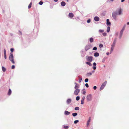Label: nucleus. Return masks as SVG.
Listing matches in <instances>:
<instances>
[{"mask_svg":"<svg viewBox=\"0 0 129 129\" xmlns=\"http://www.w3.org/2000/svg\"><path fill=\"white\" fill-rule=\"evenodd\" d=\"M9 59V60L11 61L12 63L13 64L15 63L13 55V53L12 52H10V53Z\"/></svg>","mask_w":129,"mask_h":129,"instance_id":"f257e3e1","label":"nucleus"},{"mask_svg":"<svg viewBox=\"0 0 129 129\" xmlns=\"http://www.w3.org/2000/svg\"><path fill=\"white\" fill-rule=\"evenodd\" d=\"M87 102H89L92 101V95L91 94L87 95L86 97Z\"/></svg>","mask_w":129,"mask_h":129,"instance_id":"f03ea898","label":"nucleus"},{"mask_svg":"<svg viewBox=\"0 0 129 129\" xmlns=\"http://www.w3.org/2000/svg\"><path fill=\"white\" fill-rule=\"evenodd\" d=\"M107 83V81H105L103 83L101 86L100 87V90H101L102 89H103L104 87H105V86L106 85V84Z\"/></svg>","mask_w":129,"mask_h":129,"instance_id":"7ed1b4c3","label":"nucleus"},{"mask_svg":"<svg viewBox=\"0 0 129 129\" xmlns=\"http://www.w3.org/2000/svg\"><path fill=\"white\" fill-rule=\"evenodd\" d=\"M93 57L92 56H87L86 57V59H87V60L89 62H91L92 59Z\"/></svg>","mask_w":129,"mask_h":129,"instance_id":"20e7f679","label":"nucleus"},{"mask_svg":"<svg viewBox=\"0 0 129 129\" xmlns=\"http://www.w3.org/2000/svg\"><path fill=\"white\" fill-rule=\"evenodd\" d=\"M114 12L115 13H116L117 15H120L122 13V12L120 9H119L118 10H116Z\"/></svg>","mask_w":129,"mask_h":129,"instance_id":"39448f33","label":"nucleus"},{"mask_svg":"<svg viewBox=\"0 0 129 129\" xmlns=\"http://www.w3.org/2000/svg\"><path fill=\"white\" fill-rule=\"evenodd\" d=\"M80 91V90L79 89H75V90L74 91V93L76 95H78V93Z\"/></svg>","mask_w":129,"mask_h":129,"instance_id":"423d86ee","label":"nucleus"},{"mask_svg":"<svg viewBox=\"0 0 129 129\" xmlns=\"http://www.w3.org/2000/svg\"><path fill=\"white\" fill-rule=\"evenodd\" d=\"M116 14L114 12H113L112 14V16L114 19L115 20H116Z\"/></svg>","mask_w":129,"mask_h":129,"instance_id":"0eeeda50","label":"nucleus"},{"mask_svg":"<svg viewBox=\"0 0 129 129\" xmlns=\"http://www.w3.org/2000/svg\"><path fill=\"white\" fill-rule=\"evenodd\" d=\"M9 89L7 93V95H11L12 93V91L11 89L10 88L9 86Z\"/></svg>","mask_w":129,"mask_h":129,"instance_id":"6e6552de","label":"nucleus"},{"mask_svg":"<svg viewBox=\"0 0 129 129\" xmlns=\"http://www.w3.org/2000/svg\"><path fill=\"white\" fill-rule=\"evenodd\" d=\"M90 48V46L88 45H86L85 47V50L86 51H87Z\"/></svg>","mask_w":129,"mask_h":129,"instance_id":"1a4fd4ad","label":"nucleus"},{"mask_svg":"<svg viewBox=\"0 0 129 129\" xmlns=\"http://www.w3.org/2000/svg\"><path fill=\"white\" fill-rule=\"evenodd\" d=\"M71 101H72V100L71 99H70V98L68 99H67V101H66L67 103V104H69L71 102Z\"/></svg>","mask_w":129,"mask_h":129,"instance_id":"9d476101","label":"nucleus"},{"mask_svg":"<svg viewBox=\"0 0 129 129\" xmlns=\"http://www.w3.org/2000/svg\"><path fill=\"white\" fill-rule=\"evenodd\" d=\"M70 113V112L66 110L64 112V114L66 115H69Z\"/></svg>","mask_w":129,"mask_h":129,"instance_id":"9b49d317","label":"nucleus"},{"mask_svg":"<svg viewBox=\"0 0 129 129\" xmlns=\"http://www.w3.org/2000/svg\"><path fill=\"white\" fill-rule=\"evenodd\" d=\"M116 40H117V39L116 38H115L114 39L113 42V44H112V46H113V47L115 46L116 42Z\"/></svg>","mask_w":129,"mask_h":129,"instance_id":"f8f14e48","label":"nucleus"},{"mask_svg":"<svg viewBox=\"0 0 129 129\" xmlns=\"http://www.w3.org/2000/svg\"><path fill=\"white\" fill-rule=\"evenodd\" d=\"M90 120H91V117H89L87 121V124H86V125H87V126H88L89 125V123L90 121Z\"/></svg>","mask_w":129,"mask_h":129,"instance_id":"ddd939ff","label":"nucleus"},{"mask_svg":"<svg viewBox=\"0 0 129 129\" xmlns=\"http://www.w3.org/2000/svg\"><path fill=\"white\" fill-rule=\"evenodd\" d=\"M94 20L96 21H98L100 19L98 16H95L94 18Z\"/></svg>","mask_w":129,"mask_h":129,"instance_id":"4468645a","label":"nucleus"},{"mask_svg":"<svg viewBox=\"0 0 129 129\" xmlns=\"http://www.w3.org/2000/svg\"><path fill=\"white\" fill-rule=\"evenodd\" d=\"M4 58L5 59H7L6 51L5 49H4Z\"/></svg>","mask_w":129,"mask_h":129,"instance_id":"2eb2a0df","label":"nucleus"},{"mask_svg":"<svg viewBox=\"0 0 129 129\" xmlns=\"http://www.w3.org/2000/svg\"><path fill=\"white\" fill-rule=\"evenodd\" d=\"M69 16L70 18H72L74 16L73 14L72 13H70L69 14Z\"/></svg>","mask_w":129,"mask_h":129,"instance_id":"dca6fc26","label":"nucleus"},{"mask_svg":"<svg viewBox=\"0 0 129 129\" xmlns=\"http://www.w3.org/2000/svg\"><path fill=\"white\" fill-rule=\"evenodd\" d=\"M93 69L94 70H95L96 68V67H95V66L96 65V63L94 62L93 63Z\"/></svg>","mask_w":129,"mask_h":129,"instance_id":"f3484780","label":"nucleus"},{"mask_svg":"<svg viewBox=\"0 0 129 129\" xmlns=\"http://www.w3.org/2000/svg\"><path fill=\"white\" fill-rule=\"evenodd\" d=\"M66 4L64 2L62 1L61 3V5L62 7H64L66 5Z\"/></svg>","mask_w":129,"mask_h":129,"instance_id":"a211bd4d","label":"nucleus"},{"mask_svg":"<svg viewBox=\"0 0 129 129\" xmlns=\"http://www.w3.org/2000/svg\"><path fill=\"white\" fill-rule=\"evenodd\" d=\"M107 21V25H110L111 23L109 21V20L108 19H107L106 20Z\"/></svg>","mask_w":129,"mask_h":129,"instance_id":"6ab92c4d","label":"nucleus"},{"mask_svg":"<svg viewBox=\"0 0 129 129\" xmlns=\"http://www.w3.org/2000/svg\"><path fill=\"white\" fill-rule=\"evenodd\" d=\"M99 53L97 52H95L94 54V56L95 57H98L99 56Z\"/></svg>","mask_w":129,"mask_h":129,"instance_id":"aec40b11","label":"nucleus"},{"mask_svg":"<svg viewBox=\"0 0 129 129\" xmlns=\"http://www.w3.org/2000/svg\"><path fill=\"white\" fill-rule=\"evenodd\" d=\"M72 115L73 117H75L77 115L78 113H72Z\"/></svg>","mask_w":129,"mask_h":129,"instance_id":"412c9836","label":"nucleus"},{"mask_svg":"<svg viewBox=\"0 0 129 129\" xmlns=\"http://www.w3.org/2000/svg\"><path fill=\"white\" fill-rule=\"evenodd\" d=\"M79 87V84L77 85H75L74 87L75 89H78V88Z\"/></svg>","mask_w":129,"mask_h":129,"instance_id":"4be33fe9","label":"nucleus"},{"mask_svg":"<svg viewBox=\"0 0 129 129\" xmlns=\"http://www.w3.org/2000/svg\"><path fill=\"white\" fill-rule=\"evenodd\" d=\"M92 73H87L86 75L87 77H89L92 75Z\"/></svg>","mask_w":129,"mask_h":129,"instance_id":"5701e85b","label":"nucleus"},{"mask_svg":"<svg viewBox=\"0 0 129 129\" xmlns=\"http://www.w3.org/2000/svg\"><path fill=\"white\" fill-rule=\"evenodd\" d=\"M91 62H89V61L87 62H86V63L89 66H92V64L90 63Z\"/></svg>","mask_w":129,"mask_h":129,"instance_id":"b1692460","label":"nucleus"},{"mask_svg":"<svg viewBox=\"0 0 129 129\" xmlns=\"http://www.w3.org/2000/svg\"><path fill=\"white\" fill-rule=\"evenodd\" d=\"M114 47L112 46V47H111V50L110 51V54H111L112 53L113 50V47Z\"/></svg>","mask_w":129,"mask_h":129,"instance_id":"393cba45","label":"nucleus"},{"mask_svg":"<svg viewBox=\"0 0 129 129\" xmlns=\"http://www.w3.org/2000/svg\"><path fill=\"white\" fill-rule=\"evenodd\" d=\"M90 42V43L92 42L93 41V38H91L89 39Z\"/></svg>","mask_w":129,"mask_h":129,"instance_id":"a878e982","label":"nucleus"},{"mask_svg":"<svg viewBox=\"0 0 129 129\" xmlns=\"http://www.w3.org/2000/svg\"><path fill=\"white\" fill-rule=\"evenodd\" d=\"M80 99V97L79 96H77L76 98V100L77 101H79Z\"/></svg>","mask_w":129,"mask_h":129,"instance_id":"bb28decb","label":"nucleus"},{"mask_svg":"<svg viewBox=\"0 0 129 129\" xmlns=\"http://www.w3.org/2000/svg\"><path fill=\"white\" fill-rule=\"evenodd\" d=\"M82 79V76H81V77L80 78H79V80L78 81L80 83L81 82Z\"/></svg>","mask_w":129,"mask_h":129,"instance_id":"cd10ccee","label":"nucleus"},{"mask_svg":"<svg viewBox=\"0 0 129 129\" xmlns=\"http://www.w3.org/2000/svg\"><path fill=\"white\" fill-rule=\"evenodd\" d=\"M2 70L3 72H5L6 71V69L4 67H2Z\"/></svg>","mask_w":129,"mask_h":129,"instance_id":"c85d7f7f","label":"nucleus"},{"mask_svg":"<svg viewBox=\"0 0 129 129\" xmlns=\"http://www.w3.org/2000/svg\"><path fill=\"white\" fill-rule=\"evenodd\" d=\"M104 30H103V29H100L99 30V32L100 33H103L104 32Z\"/></svg>","mask_w":129,"mask_h":129,"instance_id":"c756f323","label":"nucleus"},{"mask_svg":"<svg viewBox=\"0 0 129 129\" xmlns=\"http://www.w3.org/2000/svg\"><path fill=\"white\" fill-rule=\"evenodd\" d=\"M79 107H77L75 108L74 110H79Z\"/></svg>","mask_w":129,"mask_h":129,"instance_id":"7c9ffc66","label":"nucleus"},{"mask_svg":"<svg viewBox=\"0 0 129 129\" xmlns=\"http://www.w3.org/2000/svg\"><path fill=\"white\" fill-rule=\"evenodd\" d=\"M110 27H108L107 28V33H109L110 31Z\"/></svg>","mask_w":129,"mask_h":129,"instance_id":"2f4dec72","label":"nucleus"},{"mask_svg":"<svg viewBox=\"0 0 129 129\" xmlns=\"http://www.w3.org/2000/svg\"><path fill=\"white\" fill-rule=\"evenodd\" d=\"M79 122V120H76L74 121V123L75 124H76Z\"/></svg>","mask_w":129,"mask_h":129,"instance_id":"473e14b6","label":"nucleus"},{"mask_svg":"<svg viewBox=\"0 0 129 129\" xmlns=\"http://www.w3.org/2000/svg\"><path fill=\"white\" fill-rule=\"evenodd\" d=\"M69 126L68 125H64V127H63V128H64L66 129H68V128H69Z\"/></svg>","mask_w":129,"mask_h":129,"instance_id":"72a5a7b5","label":"nucleus"},{"mask_svg":"<svg viewBox=\"0 0 129 129\" xmlns=\"http://www.w3.org/2000/svg\"><path fill=\"white\" fill-rule=\"evenodd\" d=\"M88 80L89 79L88 78H86L85 79L84 82L86 83L88 81Z\"/></svg>","mask_w":129,"mask_h":129,"instance_id":"f704fd0d","label":"nucleus"},{"mask_svg":"<svg viewBox=\"0 0 129 129\" xmlns=\"http://www.w3.org/2000/svg\"><path fill=\"white\" fill-rule=\"evenodd\" d=\"M103 46V45L102 44H100L99 45V47L100 48H102Z\"/></svg>","mask_w":129,"mask_h":129,"instance_id":"c9c22d12","label":"nucleus"},{"mask_svg":"<svg viewBox=\"0 0 129 129\" xmlns=\"http://www.w3.org/2000/svg\"><path fill=\"white\" fill-rule=\"evenodd\" d=\"M31 4H32V3L31 2L30 3V4H29V5L28 6V9H29L31 7Z\"/></svg>","mask_w":129,"mask_h":129,"instance_id":"e433bc0d","label":"nucleus"},{"mask_svg":"<svg viewBox=\"0 0 129 129\" xmlns=\"http://www.w3.org/2000/svg\"><path fill=\"white\" fill-rule=\"evenodd\" d=\"M97 47H96L95 46L93 47V48L92 50H97Z\"/></svg>","mask_w":129,"mask_h":129,"instance_id":"4c0bfd02","label":"nucleus"},{"mask_svg":"<svg viewBox=\"0 0 129 129\" xmlns=\"http://www.w3.org/2000/svg\"><path fill=\"white\" fill-rule=\"evenodd\" d=\"M126 24H125L123 26V27L122 29L123 30H124L125 28V27H126Z\"/></svg>","mask_w":129,"mask_h":129,"instance_id":"58836bf2","label":"nucleus"},{"mask_svg":"<svg viewBox=\"0 0 129 129\" xmlns=\"http://www.w3.org/2000/svg\"><path fill=\"white\" fill-rule=\"evenodd\" d=\"M102 34L104 36H107V33H103Z\"/></svg>","mask_w":129,"mask_h":129,"instance_id":"ea45409f","label":"nucleus"},{"mask_svg":"<svg viewBox=\"0 0 129 129\" xmlns=\"http://www.w3.org/2000/svg\"><path fill=\"white\" fill-rule=\"evenodd\" d=\"M85 86L87 88H88L89 87V85L88 83H86L85 84Z\"/></svg>","mask_w":129,"mask_h":129,"instance_id":"a19ab883","label":"nucleus"},{"mask_svg":"<svg viewBox=\"0 0 129 129\" xmlns=\"http://www.w3.org/2000/svg\"><path fill=\"white\" fill-rule=\"evenodd\" d=\"M43 2L41 1H40L39 3V4L40 5H42L43 4Z\"/></svg>","mask_w":129,"mask_h":129,"instance_id":"79ce46f5","label":"nucleus"},{"mask_svg":"<svg viewBox=\"0 0 129 129\" xmlns=\"http://www.w3.org/2000/svg\"><path fill=\"white\" fill-rule=\"evenodd\" d=\"M14 50V49L13 48H11L10 49V51L12 53Z\"/></svg>","mask_w":129,"mask_h":129,"instance_id":"37998d69","label":"nucleus"},{"mask_svg":"<svg viewBox=\"0 0 129 129\" xmlns=\"http://www.w3.org/2000/svg\"><path fill=\"white\" fill-rule=\"evenodd\" d=\"M124 31V30L121 29L120 31V34H123Z\"/></svg>","mask_w":129,"mask_h":129,"instance_id":"c03bdc74","label":"nucleus"},{"mask_svg":"<svg viewBox=\"0 0 129 129\" xmlns=\"http://www.w3.org/2000/svg\"><path fill=\"white\" fill-rule=\"evenodd\" d=\"M84 103V101L81 100V104L82 105H83Z\"/></svg>","mask_w":129,"mask_h":129,"instance_id":"a18cd8bd","label":"nucleus"},{"mask_svg":"<svg viewBox=\"0 0 129 129\" xmlns=\"http://www.w3.org/2000/svg\"><path fill=\"white\" fill-rule=\"evenodd\" d=\"M122 34H120V35H119V38L120 39L122 37Z\"/></svg>","mask_w":129,"mask_h":129,"instance_id":"49530a36","label":"nucleus"},{"mask_svg":"<svg viewBox=\"0 0 129 129\" xmlns=\"http://www.w3.org/2000/svg\"><path fill=\"white\" fill-rule=\"evenodd\" d=\"M86 91L85 90L84 91H83L82 93L83 94H85L86 93Z\"/></svg>","mask_w":129,"mask_h":129,"instance_id":"de8ad7c7","label":"nucleus"},{"mask_svg":"<svg viewBox=\"0 0 129 129\" xmlns=\"http://www.w3.org/2000/svg\"><path fill=\"white\" fill-rule=\"evenodd\" d=\"M91 20L90 19H88L87 21V22L88 23H89L90 22Z\"/></svg>","mask_w":129,"mask_h":129,"instance_id":"09e8293b","label":"nucleus"},{"mask_svg":"<svg viewBox=\"0 0 129 129\" xmlns=\"http://www.w3.org/2000/svg\"><path fill=\"white\" fill-rule=\"evenodd\" d=\"M97 88V87L96 86H94L93 87V89L94 90H96Z\"/></svg>","mask_w":129,"mask_h":129,"instance_id":"8fccbe9b","label":"nucleus"},{"mask_svg":"<svg viewBox=\"0 0 129 129\" xmlns=\"http://www.w3.org/2000/svg\"><path fill=\"white\" fill-rule=\"evenodd\" d=\"M15 68V66L14 65H13L12 66L11 68L12 69H14Z\"/></svg>","mask_w":129,"mask_h":129,"instance_id":"3c124183","label":"nucleus"},{"mask_svg":"<svg viewBox=\"0 0 129 129\" xmlns=\"http://www.w3.org/2000/svg\"><path fill=\"white\" fill-rule=\"evenodd\" d=\"M85 99V96H83L82 97V99H81V100H83V101H84Z\"/></svg>","mask_w":129,"mask_h":129,"instance_id":"603ef678","label":"nucleus"},{"mask_svg":"<svg viewBox=\"0 0 129 129\" xmlns=\"http://www.w3.org/2000/svg\"><path fill=\"white\" fill-rule=\"evenodd\" d=\"M105 59H104V58L103 59V60H102V62H104L105 61Z\"/></svg>","mask_w":129,"mask_h":129,"instance_id":"864d4df0","label":"nucleus"},{"mask_svg":"<svg viewBox=\"0 0 129 129\" xmlns=\"http://www.w3.org/2000/svg\"><path fill=\"white\" fill-rule=\"evenodd\" d=\"M74 84L76 85H78V84H77V83H76V82H75V83H74Z\"/></svg>","mask_w":129,"mask_h":129,"instance_id":"5fc2aeb1","label":"nucleus"},{"mask_svg":"<svg viewBox=\"0 0 129 129\" xmlns=\"http://www.w3.org/2000/svg\"><path fill=\"white\" fill-rule=\"evenodd\" d=\"M58 0H54V1L55 2H57L58 1Z\"/></svg>","mask_w":129,"mask_h":129,"instance_id":"6e6d98bb","label":"nucleus"},{"mask_svg":"<svg viewBox=\"0 0 129 129\" xmlns=\"http://www.w3.org/2000/svg\"><path fill=\"white\" fill-rule=\"evenodd\" d=\"M106 54L107 55H109V52H107Z\"/></svg>","mask_w":129,"mask_h":129,"instance_id":"4d7b16f0","label":"nucleus"},{"mask_svg":"<svg viewBox=\"0 0 129 129\" xmlns=\"http://www.w3.org/2000/svg\"><path fill=\"white\" fill-rule=\"evenodd\" d=\"M125 0H121V2H123Z\"/></svg>","mask_w":129,"mask_h":129,"instance_id":"13d9d810","label":"nucleus"},{"mask_svg":"<svg viewBox=\"0 0 129 129\" xmlns=\"http://www.w3.org/2000/svg\"><path fill=\"white\" fill-rule=\"evenodd\" d=\"M127 24L129 25V22H128L127 23Z\"/></svg>","mask_w":129,"mask_h":129,"instance_id":"bf43d9fd","label":"nucleus"},{"mask_svg":"<svg viewBox=\"0 0 129 129\" xmlns=\"http://www.w3.org/2000/svg\"><path fill=\"white\" fill-rule=\"evenodd\" d=\"M19 31V32L20 33V34L21 35V32H20V31Z\"/></svg>","mask_w":129,"mask_h":129,"instance_id":"052dcab7","label":"nucleus"},{"mask_svg":"<svg viewBox=\"0 0 129 129\" xmlns=\"http://www.w3.org/2000/svg\"><path fill=\"white\" fill-rule=\"evenodd\" d=\"M85 88H84V89H82L83 90H84L85 91Z\"/></svg>","mask_w":129,"mask_h":129,"instance_id":"680f3d73","label":"nucleus"},{"mask_svg":"<svg viewBox=\"0 0 129 129\" xmlns=\"http://www.w3.org/2000/svg\"><path fill=\"white\" fill-rule=\"evenodd\" d=\"M110 1L111 2H113V1L114 0H110Z\"/></svg>","mask_w":129,"mask_h":129,"instance_id":"e2e57ef3","label":"nucleus"},{"mask_svg":"<svg viewBox=\"0 0 129 129\" xmlns=\"http://www.w3.org/2000/svg\"><path fill=\"white\" fill-rule=\"evenodd\" d=\"M11 34V36H13V34Z\"/></svg>","mask_w":129,"mask_h":129,"instance_id":"0e129e2a","label":"nucleus"},{"mask_svg":"<svg viewBox=\"0 0 129 129\" xmlns=\"http://www.w3.org/2000/svg\"><path fill=\"white\" fill-rule=\"evenodd\" d=\"M78 78H79V77H80L79 76H78Z\"/></svg>","mask_w":129,"mask_h":129,"instance_id":"69168bd1","label":"nucleus"},{"mask_svg":"<svg viewBox=\"0 0 129 129\" xmlns=\"http://www.w3.org/2000/svg\"><path fill=\"white\" fill-rule=\"evenodd\" d=\"M69 0H67V2H69Z\"/></svg>","mask_w":129,"mask_h":129,"instance_id":"338daca9","label":"nucleus"},{"mask_svg":"<svg viewBox=\"0 0 129 129\" xmlns=\"http://www.w3.org/2000/svg\"><path fill=\"white\" fill-rule=\"evenodd\" d=\"M94 71H92L93 72H94Z\"/></svg>","mask_w":129,"mask_h":129,"instance_id":"774afa93","label":"nucleus"}]
</instances>
